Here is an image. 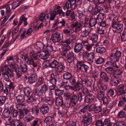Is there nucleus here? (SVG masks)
Wrapping results in <instances>:
<instances>
[{
    "label": "nucleus",
    "mask_w": 126,
    "mask_h": 126,
    "mask_svg": "<svg viewBox=\"0 0 126 126\" xmlns=\"http://www.w3.org/2000/svg\"><path fill=\"white\" fill-rule=\"evenodd\" d=\"M2 71H4L2 74V77L4 80L8 83L10 81V78L14 77L13 71L11 69L8 68L6 65H4L1 67Z\"/></svg>",
    "instance_id": "obj_1"
},
{
    "label": "nucleus",
    "mask_w": 126,
    "mask_h": 126,
    "mask_svg": "<svg viewBox=\"0 0 126 126\" xmlns=\"http://www.w3.org/2000/svg\"><path fill=\"white\" fill-rule=\"evenodd\" d=\"M113 19L112 21L111 26L113 28V30L114 32L120 33L122 31L123 29V24L118 23Z\"/></svg>",
    "instance_id": "obj_2"
},
{
    "label": "nucleus",
    "mask_w": 126,
    "mask_h": 126,
    "mask_svg": "<svg viewBox=\"0 0 126 126\" xmlns=\"http://www.w3.org/2000/svg\"><path fill=\"white\" fill-rule=\"evenodd\" d=\"M88 38L84 37L82 39V43L85 46H86L85 48L86 51L89 52H93L95 51V48L93 44H89L88 42Z\"/></svg>",
    "instance_id": "obj_3"
},
{
    "label": "nucleus",
    "mask_w": 126,
    "mask_h": 126,
    "mask_svg": "<svg viewBox=\"0 0 126 126\" xmlns=\"http://www.w3.org/2000/svg\"><path fill=\"white\" fill-rule=\"evenodd\" d=\"M66 24L65 21L63 19H62L61 20H55L52 25L53 27H56L54 29L52 30L54 31L57 30L58 28H63L65 26Z\"/></svg>",
    "instance_id": "obj_4"
},
{
    "label": "nucleus",
    "mask_w": 126,
    "mask_h": 126,
    "mask_svg": "<svg viewBox=\"0 0 126 126\" xmlns=\"http://www.w3.org/2000/svg\"><path fill=\"white\" fill-rule=\"evenodd\" d=\"M77 71L79 72H86L88 70L89 67L84 64L83 62H79L77 63Z\"/></svg>",
    "instance_id": "obj_5"
},
{
    "label": "nucleus",
    "mask_w": 126,
    "mask_h": 126,
    "mask_svg": "<svg viewBox=\"0 0 126 126\" xmlns=\"http://www.w3.org/2000/svg\"><path fill=\"white\" fill-rule=\"evenodd\" d=\"M60 40L61 35L59 32H56L52 35L51 40L52 42L54 43L58 42Z\"/></svg>",
    "instance_id": "obj_6"
},
{
    "label": "nucleus",
    "mask_w": 126,
    "mask_h": 126,
    "mask_svg": "<svg viewBox=\"0 0 126 126\" xmlns=\"http://www.w3.org/2000/svg\"><path fill=\"white\" fill-rule=\"evenodd\" d=\"M38 55L42 59L46 60L48 57V52L47 51H43L40 52H37Z\"/></svg>",
    "instance_id": "obj_7"
},
{
    "label": "nucleus",
    "mask_w": 126,
    "mask_h": 126,
    "mask_svg": "<svg viewBox=\"0 0 126 126\" xmlns=\"http://www.w3.org/2000/svg\"><path fill=\"white\" fill-rule=\"evenodd\" d=\"M82 23L81 22L77 21L72 24L73 27H76L75 32L77 33L81 29L82 26Z\"/></svg>",
    "instance_id": "obj_8"
},
{
    "label": "nucleus",
    "mask_w": 126,
    "mask_h": 126,
    "mask_svg": "<svg viewBox=\"0 0 126 126\" xmlns=\"http://www.w3.org/2000/svg\"><path fill=\"white\" fill-rule=\"evenodd\" d=\"M121 55L120 52L119 51H117L114 55L112 54L111 55L110 58L113 60L114 61H118Z\"/></svg>",
    "instance_id": "obj_9"
},
{
    "label": "nucleus",
    "mask_w": 126,
    "mask_h": 126,
    "mask_svg": "<svg viewBox=\"0 0 126 126\" xmlns=\"http://www.w3.org/2000/svg\"><path fill=\"white\" fill-rule=\"evenodd\" d=\"M95 99L94 96L92 94H89L85 96L84 101L85 103H89L92 102Z\"/></svg>",
    "instance_id": "obj_10"
},
{
    "label": "nucleus",
    "mask_w": 126,
    "mask_h": 126,
    "mask_svg": "<svg viewBox=\"0 0 126 126\" xmlns=\"http://www.w3.org/2000/svg\"><path fill=\"white\" fill-rule=\"evenodd\" d=\"M119 88L116 91L117 96H119L125 92L124 91L125 85L123 84H120L119 86Z\"/></svg>",
    "instance_id": "obj_11"
},
{
    "label": "nucleus",
    "mask_w": 126,
    "mask_h": 126,
    "mask_svg": "<svg viewBox=\"0 0 126 126\" xmlns=\"http://www.w3.org/2000/svg\"><path fill=\"white\" fill-rule=\"evenodd\" d=\"M37 79V75L35 74H33L28 78V82L29 84L34 83L36 81Z\"/></svg>",
    "instance_id": "obj_12"
},
{
    "label": "nucleus",
    "mask_w": 126,
    "mask_h": 126,
    "mask_svg": "<svg viewBox=\"0 0 126 126\" xmlns=\"http://www.w3.org/2000/svg\"><path fill=\"white\" fill-rule=\"evenodd\" d=\"M66 42L64 41L63 43L62 50L64 52L68 51L71 48V47L69 45L70 44H68Z\"/></svg>",
    "instance_id": "obj_13"
},
{
    "label": "nucleus",
    "mask_w": 126,
    "mask_h": 126,
    "mask_svg": "<svg viewBox=\"0 0 126 126\" xmlns=\"http://www.w3.org/2000/svg\"><path fill=\"white\" fill-rule=\"evenodd\" d=\"M32 94L34 95L40 97L42 95L43 93L41 89L36 88L33 90Z\"/></svg>",
    "instance_id": "obj_14"
},
{
    "label": "nucleus",
    "mask_w": 126,
    "mask_h": 126,
    "mask_svg": "<svg viewBox=\"0 0 126 126\" xmlns=\"http://www.w3.org/2000/svg\"><path fill=\"white\" fill-rule=\"evenodd\" d=\"M55 103L56 105L58 106L63 105L64 103L63 97L61 96L57 97L56 99Z\"/></svg>",
    "instance_id": "obj_15"
},
{
    "label": "nucleus",
    "mask_w": 126,
    "mask_h": 126,
    "mask_svg": "<svg viewBox=\"0 0 126 126\" xmlns=\"http://www.w3.org/2000/svg\"><path fill=\"white\" fill-rule=\"evenodd\" d=\"M95 55L93 52H92L87 54V57L88 62L89 63H92L93 62Z\"/></svg>",
    "instance_id": "obj_16"
},
{
    "label": "nucleus",
    "mask_w": 126,
    "mask_h": 126,
    "mask_svg": "<svg viewBox=\"0 0 126 126\" xmlns=\"http://www.w3.org/2000/svg\"><path fill=\"white\" fill-rule=\"evenodd\" d=\"M92 121V118H87L83 117L82 122L85 125L87 126L90 124Z\"/></svg>",
    "instance_id": "obj_17"
},
{
    "label": "nucleus",
    "mask_w": 126,
    "mask_h": 126,
    "mask_svg": "<svg viewBox=\"0 0 126 126\" xmlns=\"http://www.w3.org/2000/svg\"><path fill=\"white\" fill-rule=\"evenodd\" d=\"M83 45L81 43H78L75 46L74 51L75 52L78 53L80 51L83 47Z\"/></svg>",
    "instance_id": "obj_18"
},
{
    "label": "nucleus",
    "mask_w": 126,
    "mask_h": 126,
    "mask_svg": "<svg viewBox=\"0 0 126 126\" xmlns=\"http://www.w3.org/2000/svg\"><path fill=\"white\" fill-rule=\"evenodd\" d=\"M3 116L5 118H8L9 117L11 118V112L10 110L8 109H5L2 113Z\"/></svg>",
    "instance_id": "obj_19"
},
{
    "label": "nucleus",
    "mask_w": 126,
    "mask_h": 126,
    "mask_svg": "<svg viewBox=\"0 0 126 126\" xmlns=\"http://www.w3.org/2000/svg\"><path fill=\"white\" fill-rule=\"evenodd\" d=\"M40 111L42 114L45 115L49 111V108L46 106H42L40 109Z\"/></svg>",
    "instance_id": "obj_20"
},
{
    "label": "nucleus",
    "mask_w": 126,
    "mask_h": 126,
    "mask_svg": "<svg viewBox=\"0 0 126 126\" xmlns=\"http://www.w3.org/2000/svg\"><path fill=\"white\" fill-rule=\"evenodd\" d=\"M71 100L69 103L70 105L72 106H74L76 103L78 98L77 95L74 94L71 98Z\"/></svg>",
    "instance_id": "obj_21"
},
{
    "label": "nucleus",
    "mask_w": 126,
    "mask_h": 126,
    "mask_svg": "<svg viewBox=\"0 0 126 126\" xmlns=\"http://www.w3.org/2000/svg\"><path fill=\"white\" fill-rule=\"evenodd\" d=\"M103 103L104 105H108L109 107H111L112 106V102H110V99L106 97H105L103 99Z\"/></svg>",
    "instance_id": "obj_22"
},
{
    "label": "nucleus",
    "mask_w": 126,
    "mask_h": 126,
    "mask_svg": "<svg viewBox=\"0 0 126 126\" xmlns=\"http://www.w3.org/2000/svg\"><path fill=\"white\" fill-rule=\"evenodd\" d=\"M100 77L103 79H104L105 81L108 82L109 80V78L107 76L106 73L105 72H101L100 74Z\"/></svg>",
    "instance_id": "obj_23"
},
{
    "label": "nucleus",
    "mask_w": 126,
    "mask_h": 126,
    "mask_svg": "<svg viewBox=\"0 0 126 126\" xmlns=\"http://www.w3.org/2000/svg\"><path fill=\"white\" fill-rule=\"evenodd\" d=\"M8 120L11 124L14 126H19L20 122L18 120H11V118H9Z\"/></svg>",
    "instance_id": "obj_24"
},
{
    "label": "nucleus",
    "mask_w": 126,
    "mask_h": 126,
    "mask_svg": "<svg viewBox=\"0 0 126 126\" xmlns=\"http://www.w3.org/2000/svg\"><path fill=\"white\" fill-rule=\"evenodd\" d=\"M75 59L74 55H73L71 53H70L68 55V58L67 59V62L69 63H72L73 64L74 63V61Z\"/></svg>",
    "instance_id": "obj_25"
},
{
    "label": "nucleus",
    "mask_w": 126,
    "mask_h": 126,
    "mask_svg": "<svg viewBox=\"0 0 126 126\" xmlns=\"http://www.w3.org/2000/svg\"><path fill=\"white\" fill-rule=\"evenodd\" d=\"M64 33L66 34L72 33L73 32V28L69 26L67 27V28L63 30Z\"/></svg>",
    "instance_id": "obj_26"
},
{
    "label": "nucleus",
    "mask_w": 126,
    "mask_h": 126,
    "mask_svg": "<svg viewBox=\"0 0 126 126\" xmlns=\"http://www.w3.org/2000/svg\"><path fill=\"white\" fill-rule=\"evenodd\" d=\"M31 89L29 87H26L24 89V92L25 95L28 97L31 93Z\"/></svg>",
    "instance_id": "obj_27"
},
{
    "label": "nucleus",
    "mask_w": 126,
    "mask_h": 126,
    "mask_svg": "<svg viewBox=\"0 0 126 126\" xmlns=\"http://www.w3.org/2000/svg\"><path fill=\"white\" fill-rule=\"evenodd\" d=\"M82 85L79 82H77L75 85L73 87V90L75 91H79V90L82 88Z\"/></svg>",
    "instance_id": "obj_28"
},
{
    "label": "nucleus",
    "mask_w": 126,
    "mask_h": 126,
    "mask_svg": "<svg viewBox=\"0 0 126 126\" xmlns=\"http://www.w3.org/2000/svg\"><path fill=\"white\" fill-rule=\"evenodd\" d=\"M16 99L17 102L19 103H22L25 101V99L23 96L18 95L16 97Z\"/></svg>",
    "instance_id": "obj_29"
},
{
    "label": "nucleus",
    "mask_w": 126,
    "mask_h": 126,
    "mask_svg": "<svg viewBox=\"0 0 126 126\" xmlns=\"http://www.w3.org/2000/svg\"><path fill=\"white\" fill-rule=\"evenodd\" d=\"M105 70L110 75H113L115 72V69L112 67H107L105 68Z\"/></svg>",
    "instance_id": "obj_30"
},
{
    "label": "nucleus",
    "mask_w": 126,
    "mask_h": 126,
    "mask_svg": "<svg viewBox=\"0 0 126 126\" xmlns=\"http://www.w3.org/2000/svg\"><path fill=\"white\" fill-rule=\"evenodd\" d=\"M97 21L95 18H91L89 21L90 25L92 27L94 26L97 23L98 24Z\"/></svg>",
    "instance_id": "obj_31"
},
{
    "label": "nucleus",
    "mask_w": 126,
    "mask_h": 126,
    "mask_svg": "<svg viewBox=\"0 0 126 126\" xmlns=\"http://www.w3.org/2000/svg\"><path fill=\"white\" fill-rule=\"evenodd\" d=\"M20 66L22 72L24 73L26 71L27 69V67L25 63H24L23 62H20Z\"/></svg>",
    "instance_id": "obj_32"
},
{
    "label": "nucleus",
    "mask_w": 126,
    "mask_h": 126,
    "mask_svg": "<svg viewBox=\"0 0 126 126\" xmlns=\"http://www.w3.org/2000/svg\"><path fill=\"white\" fill-rule=\"evenodd\" d=\"M105 95L104 92L102 90L100 91L98 93V99L99 100H102L104 97Z\"/></svg>",
    "instance_id": "obj_33"
},
{
    "label": "nucleus",
    "mask_w": 126,
    "mask_h": 126,
    "mask_svg": "<svg viewBox=\"0 0 126 126\" xmlns=\"http://www.w3.org/2000/svg\"><path fill=\"white\" fill-rule=\"evenodd\" d=\"M96 51L98 53L101 54L104 53L105 52L106 49L103 47H99L96 48Z\"/></svg>",
    "instance_id": "obj_34"
},
{
    "label": "nucleus",
    "mask_w": 126,
    "mask_h": 126,
    "mask_svg": "<svg viewBox=\"0 0 126 126\" xmlns=\"http://www.w3.org/2000/svg\"><path fill=\"white\" fill-rule=\"evenodd\" d=\"M117 116L119 118H125L126 117V114L124 111L121 110L118 112Z\"/></svg>",
    "instance_id": "obj_35"
},
{
    "label": "nucleus",
    "mask_w": 126,
    "mask_h": 126,
    "mask_svg": "<svg viewBox=\"0 0 126 126\" xmlns=\"http://www.w3.org/2000/svg\"><path fill=\"white\" fill-rule=\"evenodd\" d=\"M29 56L31 59L34 60H37V56L36 54L34 51H31L29 53Z\"/></svg>",
    "instance_id": "obj_36"
},
{
    "label": "nucleus",
    "mask_w": 126,
    "mask_h": 126,
    "mask_svg": "<svg viewBox=\"0 0 126 126\" xmlns=\"http://www.w3.org/2000/svg\"><path fill=\"white\" fill-rule=\"evenodd\" d=\"M63 76L64 79L68 80L72 77V74L71 73L67 72L64 73Z\"/></svg>",
    "instance_id": "obj_37"
},
{
    "label": "nucleus",
    "mask_w": 126,
    "mask_h": 126,
    "mask_svg": "<svg viewBox=\"0 0 126 126\" xmlns=\"http://www.w3.org/2000/svg\"><path fill=\"white\" fill-rule=\"evenodd\" d=\"M17 63H14V64L11 63L10 65V67L15 71L19 68V66L16 64Z\"/></svg>",
    "instance_id": "obj_38"
},
{
    "label": "nucleus",
    "mask_w": 126,
    "mask_h": 126,
    "mask_svg": "<svg viewBox=\"0 0 126 126\" xmlns=\"http://www.w3.org/2000/svg\"><path fill=\"white\" fill-rule=\"evenodd\" d=\"M57 14L56 11L53 10L50 13V15L49 19L50 20H53L55 18V16Z\"/></svg>",
    "instance_id": "obj_39"
},
{
    "label": "nucleus",
    "mask_w": 126,
    "mask_h": 126,
    "mask_svg": "<svg viewBox=\"0 0 126 126\" xmlns=\"http://www.w3.org/2000/svg\"><path fill=\"white\" fill-rule=\"evenodd\" d=\"M104 14L103 13H99L97 16V17L96 19L98 22H102L104 19Z\"/></svg>",
    "instance_id": "obj_40"
},
{
    "label": "nucleus",
    "mask_w": 126,
    "mask_h": 126,
    "mask_svg": "<svg viewBox=\"0 0 126 126\" xmlns=\"http://www.w3.org/2000/svg\"><path fill=\"white\" fill-rule=\"evenodd\" d=\"M59 62L56 60H53L49 63V65L51 68H55L58 65Z\"/></svg>",
    "instance_id": "obj_41"
},
{
    "label": "nucleus",
    "mask_w": 126,
    "mask_h": 126,
    "mask_svg": "<svg viewBox=\"0 0 126 126\" xmlns=\"http://www.w3.org/2000/svg\"><path fill=\"white\" fill-rule=\"evenodd\" d=\"M33 120V122L32 124L33 126H37L40 123V119L38 118H34Z\"/></svg>",
    "instance_id": "obj_42"
},
{
    "label": "nucleus",
    "mask_w": 126,
    "mask_h": 126,
    "mask_svg": "<svg viewBox=\"0 0 126 126\" xmlns=\"http://www.w3.org/2000/svg\"><path fill=\"white\" fill-rule=\"evenodd\" d=\"M75 38L74 35H69V39L64 41L66 42L68 44H70L75 39Z\"/></svg>",
    "instance_id": "obj_43"
},
{
    "label": "nucleus",
    "mask_w": 126,
    "mask_h": 126,
    "mask_svg": "<svg viewBox=\"0 0 126 126\" xmlns=\"http://www.w3.org/2000/svg\"><path fill=\"white\" fill-rule=\"evenodd\" d=\"M29 112V110L27 109H24L20 112V115L21 116H24L28 114Z\"/></svg>",
    "instance_id": "obj_44"
},
{
    "label": "nucleus",
    "mask_w": 126,
    "mask_h": 126,
    "mask_svg": "<svg viewBox=\"0 0 126 126\" xmlns=\"http://www.w3.org/2000/svg\"><path fill=\"white\" fill-rule=\"evenodd\" d=\"M63 69V67L62 64H59L57 66L56 69L57 71L61 72L62 71Z\"/></svg>",
    "instance_id": "obj_45"
},
{
    "label": "nucleus",
    "mask_w": 126,
    "mask_h": 126,
    "mask_svg": "<svg viewBox=\"0 0 126 126\" xmlns=\"http://www.w3.org/2000/svg\"><path fill=\"white\" fill-rule=\"evenodd\" d=\"M98 2L97 3V5H99L100 4H105L107 6L108 4H109L110 3H108V0H98Z\"/></svg>",
    "instance_id": "obj_46"
},
{
    "label": "nucleus",
    "mask_w": 126,
    "mask_h": 126,
    "mask_svg": "<svg viewBox=\"0 0 126 126\" xmlns=\"http://www.w3.org/2000/svg\"><path fill=\"white\" fill-rule=\"evenodd\" d=\"M44 82V80L43 78H40L36 83L35 86L36 87H38L43 84Z\"/></svg>",
    "instance_id": "obj_47"
},
{
    "label": "nucleus",
    "mask_w": 126,
    "mask_h": 126,
    "mask_svg": "<svg viewBox=\"0 0 126 126\" xmlns=\"http://www.w3.org/2000/svg\"><path fill=\"white\" fill-rule=\"evenodd\" d=\"M90 108L91 107L89 105H86L80 110V112L84 113L90 109Z\"/></svg>",
    "instance_id": "obj_48"
},
{
    "label": "nucleus",
    "mask_w": 126,
    "mask_h": 126,
    "mask_svg": "<svg viewBox=\"0 0 126 126\" xmlns=\"http://www.w3.org/2000/svg\"><path fill=\"white\" fill-rule=\"evenodd\" d=\"M32 114L35 116H37L38 114L39 111L38 109L36 108L32 109L31 111Z\"/></svg>",
    "instance_id": "obj_49"
},
{
    "label": "nucleus",
    "mask_w": 126,
    "mask_h": 126,
    "mask_svg": "<svg viewBox=\"0 0 126 126\" xmlns=\"http://www.w3.org/2000/svg\"><path fill=\"white\" fill-rule=\"evenodd\" d=\"M55 94L56 95L60 96L62 95L64 93V91L63 90H60L59 89H56L55 90Z\"/></svg>",
    "instance_id": "obj_50"
},
{
    "label": "nucleus",
    "mask_w": 126,
    "mask_h": 126,
    "mask_svg": "<svg viewBox=\"0 0 126 126\" xmlns=\"http://www.w3.org/2000/svg\"><path fill=\"white\" fill-rule=\"evenodd\" d=\"M26 14H24L23 15H22L20 17L19 23L17 24V26H20L22 23V20H27V19L25 17Z\"/></svg>",
    "instance_id": "obj_51"
},
{
    "label": "nucleus",
    "mask_w": 126,
    "mask_h": 126,
    "mask_svg": "<svg viewBox=\"0 0 126 126\" xmlns=\"http://www.w3.org/2000/svg\"><path fill=\"white\" fill-rule=\"evenodd\" d=\"M9 6V5L8 4H6L5 5H3L2 6L3 7H6V13L8 15L10 14L11 12V10Z\"/></svg>",
    "instance_id": "obj_52"
},
{
    "label": "nucleus",
    "mask_w": 126,
    "mask_h": 126,
    "mask_svg": "<svg viewBox=\"0 0 126 126\" xmlns=\"http://www.w3.org/2000/svg\"><path fill=\"white\" fill-rule=\"evenodd\" d=\"M120 81V80L119 79L116 77H114L111 83L113 85H117Z\"/></svg>",
    "instance_id": "obj_53"
},
{
    "label": "nucleus",
    "mask_w": 126,
    "mask_h": 126,
    "mask_svg": "<svg viewBox=\"0 0 126 126\" xmlns=\"http://www.w3.org/2000/svg\"><path fill=\"white\" fill-rule=\"evenodd\" d=\"M98 38L97 35L95 34H92L91 36V39L93 42H95L97 41Z\"/></svg>",
    "instance_id": "obj_54"
},
{
    "label": "nucleus",
    "mask_w": 126,
    "mask_h": 126,
    "mask_svg": "<svg viewBox=\"0 0 126 126\" xmlns=\"http://www.w3.org/2000/svg\"><path fill=\"white\" fill-rule=\"evenodd\" d=\"M94 111L96 113H98L102 110V109L100 107H94L93 109Z\"/></svg>",
    "instance_id": "obj_55"
},
{
    "label": "nucleus",
    "mask_w": 126,
    "mask_h": 126,
    "mask_svg": "<svg viewBox=\"0 0 126 126\" xmlns=\"http://www.w3.org/2000/svg\"><path fill=\"white\" fill-rule=\"evenodd\" d=\"M6 97L3 96H0V106L4 104L6 101Z\"/></svg>",
    "instance_id": "obj_56"
},
{
    "label": "nucleus",
    "mask_w": 126,
    "mask_h": 126,
    "mask_svg": "<svg viewBox=\"0 0 126 126\" xmlns=\"http://www.w3.org/2000/svg\"><path fill=\"white\" fill-rule=\"evenodd\" d=\"M114 92L113 90L112 89H110L107 92L108 95L112 97L114 95Z\"/></svg>",
    "instance_id": "obj_57"
},
{
    "label": "nucleus",
    "mask_w": 126,
    "mask_h": 126,
    "mask_svg": "<svg viewBox=\"0 0 126 126\" xmlns=\"http://www.w3.org/2000/svg\"><path fill=\"white\" fill-rule=\"evenodd\" d=\"M76 0H71L69 1L70 4L71 5L72 9H74L77 7V4L75 3Z\"/></svg>",
    "instance_id": "obj_58"
},
{
    "label": "nucleus",
    "mask_w": 126,
    "mask_h": 126,
    "mask_svg": "<svg viewBox=\"0 0 126 126\" xmlns=\"http://www.w3.org/2000/svg\"><path fill=\"white\" fill-rule=\"evenodd\" d=\"M90 32V31L89 30H86L85 31H84L82 34V40L84 37H86V38H87L86 37L88 35Z\"/></svg>",
    "instance_id": "obj_59"
},
{
    "label": "nucleus",
    "mask_w": 126,
    "mask_h": 126,
    "mask_svg": "<svg viewBox=\"0 0 126 126\" xmlns=\"http://www.w3.org/2000/svg\"><path fill=\"white\" fill-rule=\"evenodd\" d=\"M33 95H31L29 97L27 100V102L28 103H32L35 100L36 98Z\"/></svg>",
    "instance_id": "obj_60"
},
{
    "label": "nucleus",
    "mask_w": 126,
    "mask_h": 126,
    "mask_svg": "<svg viewBox=\"0 0 126 126\" xmlns=\"http://www.w3.org/2000/svg\"><path fill=\"white\" fill-rule=\"evenodd\" d=\"M104 61L103 59L101 57H99L96 60L95 63L97 64H100L103 63Z\"/></svg>",
    "instance_id": "obj_61"
},
{
    "label": "nucleus",
    "mask_w": 126,
    "mask_h": 126,
    "mask_svg": "<svg viewBox=\"0 0 126 126\" xmlns=\"http://www.w3.org/2000/svg\"><path fill=\"white\" fill-rule=\"evenodd\" d=\"M7 61L13 60L14 63H17L18 61L17 59L14 58L11 56H9L7 58Z\"/></svg>",
    "instance_id": "obj_62"
},
{
    "label": "nucleus",
    "mask_w": 126,
    "mask_h": 126,
    "mask_svg": "<svg viewBox=\"0 0 126 126\" xmlns=\"http://www.w3.org/2000/svg\"><path fill=\"white\" fill-rule=\"evenodd\" d=\"M116 126H126L125 123L123 121H118L116 123Z\"/></svg>",
    "instance_id": "obj_63"
},
{
    "label": "nucleus",
    "mask_w": 126,
    "mask_h": 126,
    "mask_svg": "<svg viewBox=\"0 0 126 126\" xmlns=\"http://www.w3.org/2000/svg\"><path fill=\"white\" fill-rule=\"evenodd\" d=\"M34 118L31 115H27L26 117V121L27 122H29L32 120L34 119Z\"/></svg>",
    "instance_id": "obj_64"
}]
</instances>
